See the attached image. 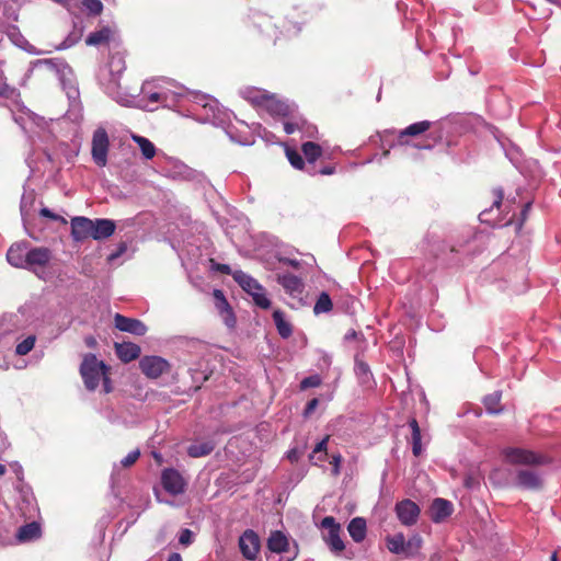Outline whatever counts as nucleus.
<instances>
[{"mask_svg":"<svg viewBox=\"0 0 561 561\" xmlns=\"http://www.w3.org/2000/svg\"><path fill=\"white\" fill-rule=\"evenodd\" d=\"M80 374L87 389L94 390L102 379L104 391L106 393L111 391L107 366L102 360H99L95 355L88 354L84 356L80 366Z\"/></svg>","mask_w":561,"mask_h":561,"instance_id":"f257e3e1","label":"nucleus"},{"mask_svg":"<svg viewBox=\"0 0 561 561\" xmlns=\"http://www.w3.org/2000/svg\"><path fill=\"white\" fill-rule=\"evenodd\" d=\"M267 561H293L298 556L297 545L290 546L288 537L280 530L272 531L267 539Z\"/></svg>","mask_w":561,"mask_h":561,"instance_id":"f03ea898","label":"nucleus"},{"mask_svg":"<svg viewBox=\"0 0 561 561\" xmlns=\"http://www.w3.org/2000/svg\"><path fill=\"white\" fill-rule=\"evenodd\" d=\"M321 528L325 531L322 538L334 556H341L345 550L344 540L341 537L342 527L332 516H325L321 520Z\"/></svg>","mask_w":561,"mask_h":561,"instance_id":"7ed1b4c3","label":"nucleus"},{"mask_svg":"<svg viewBox=\"0 0 561 561\" xmlns=\"http://www.w3.org/2000/svg\"><path fill=\"white\" fill-rule=\"evenodd\" d=\"M23 329L21 314H3L0 318V347L10 346Z\"/></svg>","mask_w":561,"mask_h":561,"instance_id":"20e7f679","label":"nucleus"},{"mask_svg":"<svg viewBox=\"0 0 561 561\" xmlns=\"http://www.w3.org/2000/svg\"><path fill=\"white\" fill-rule=\"evenodd\" d=\"M14 122L26 133L35 134L37 128H42L44 121L35 113L31 112L23 105L16 104L11 110Z\"/></svg>","mask_w":561,"mask_h":561,"instance_id":"39448f33","label":"nucleus"},{"mask_svg":"<svg viewBox=\"0 0 561 561\" xmlns=\"http://www.w3.org/2000/svg\"><path fill=\"white\" fill-rule=\"evenodd\" d=\"M110 140L104 128L100 127L93 133L92 137V159L99 167H105L107 163V152Z\"/></svg>","mask_w":561,"mask_h":561,"instance_id":"423d86ee","label":"nucleus"},{"mask_svg":"<svg viewBox=\"0 0 561 561\" xmlns=\"http://www.w3.org/2000/svg\"><path fill=\"white\" fill-rule=\"evenodd\" d=\"M505 460L513 465H540L545 458L530 450L522 448H507L503 451Z\"/></svg>","mask_w":561,"mask_h":561,"instance_id":"0eeeda50","label":"nucleus"},{"mask_svg":"<svg viewBox=\"0 0 561 561\" xmlns=\"http://www.w3.org/2000/svg\"><path fill=\"white\" fill-rule=\"evenodd\" d=\"M139 367L148 378L156 379L167 373L170 365L160 356H144L139 362Z\"/></svg>","mask_w":561,"mask_h":561,"instance_id":"6e6552de","label":"nucleus"},{"mask_svg":"<svg viewBox=\"0 0 561 561\" xmlns=\"http://www.w3.org/2000/svg\"><path fill=\"white\" fill-rule=\"evenodd\" d=\"M161 483L163 489L172 495L182 494L186 489V482L182 474L172 468L162 471Z\"/></svg>","mask_w":561,"mask_h":561,"instance_id":"1a4fd4ad","label":"nucleus"},{"mask_svg":"<svg viewBox=\"0 0 561 561\" xmlns=\"http://www.w3.org/2000/svg\"><path fill=\"white\" fill-rule=\"evenodd\" d=\"M262 108L276 118L294 116V113L296 112L294 104L278 100L274 94H268Z\"/></svg>","mask_w":561,"mask_h":561,"instance_id":"9d476101","label":"nucleus"},{"mask_svg":"<svg viewBox=\"0 0 561 561\" xmlns=\"http://www.w3.org/2000/svg\"><path fill=\"white\" fill-rule=\"evenodd\" d=\"M394 511L398 519L404 526H412L416 524L420 516V507L411 500L398 502Z\"/></svg>","mask_w":561,"mask_h":561,"instance_id":"9b49d317","label":"nucleus"},{"mask_svg":"<svg viewBox=\"0 0 561 561\" xmlns=\"http://www.w3.org/2000/svg\"><path fill=\"white\" fill-rule=\"evenodd\" d=\"M239 548L248 560H255L260 551V538L255 531L248 529L239 538Z\"/></svg>","mask_w":561,"mask_h":561,"instance_id":"f8f14e48","label":"nucleus"},{"mask_svg":"<svg viewBox=\"0 0 561 561\" xmlns=\"http://www.w3.org/2000/svg\"><path fill=\"white\" fill-rule=\"evenodd\" d=\"M156 84L159 90L160 94L163 95L162 98V105L163 106H171L174 104V102L184 95V90L181 87L174 85L172 82L159 79L156 80Z\"/></svg>","mask_w":561,"mask_h":561,"instance_id":"ddd939ff","label":"nucleus"},{"mask_svg":"<svg viewBox=\"0 0 561 561\" xmlns=\"http://www.w3.org/2000/svg\"><path fill=\"white\" fill-rule=\"evenodd\" d=\"M51 259L49 249L41 247L27 250L24 268L35 271L36 267L45 266Z\"/></svg>","mask_w":561,"mask_h":561,"instance_id":"4468645a","label":"nucleus"},{"mask_svg":"<svg viewBox=\"0 0 561 561\" xmlns=\"http://www.w3.org/2000/svg\"><path fill=\"white\" fill-rule=\"evenodd\" d=\"M114 322L116 329L123 332H128L139 336L145 335L147 332V327L140 320L127 318L119 313L115 314Z\"/></svg>","mask_w":561,"mask_h":561,"instance_id":"2eb2a0df","label":"nucleus"},{"mask_svg":"<svg viewBox=\"0 0 561 561\" xmlns=\"http://www.w3.org/2000/svg\"><path fill=\"white\" fill-rule=\"evenodd\" d=\"M93 220L87 217H75L71 219V237L76 241L92 238Z\"/></svg>","mask_w":561,"mask_h":561,"instance_id":"dca6fc26","label":"nucleus"},{"mask_svg":"<svg viewBox=\"0 0 561 561\" xmlns=\"http://www.w3.org/2000/svg\"><path fill=\"white\" fill-rule=\"evenodd\" d=\"M57 73L59 75V80L67 96L70 100H77L79 96V90L73 81L71 69L67 65L60 62L57 68Z\"/></svg>","mask_w":561,"mask_h":561,"instance_id":"f3484780","label":"nucleus"},{"mask_svg":"<svg viewBox=\"0 0 561 561\" xmlns=\"http://www.w3.org/2000/svg\"><path fill=\"white\" fill-rule=\"evenodd\" d=\"M213 295L215 298L216 308H217L218 312L220 313L225 324L228 328H233L236 324V318H234L232 309L229 306L224 293L219 289H215Z\"/></svg>","mask_w":561,"mask_h":561,"instance_id":"a211bd4d","label":"nucleus"},{"mask_svg":"<svg viewBox=\"0 0 561 561\" xmlns=\"http://www.w3.org/2000/svg\"><path fill=\"white\" fill-rule=\"evenodd\" d=\"M28 244L27 242L14 243L7 252L8 262L18 268H24L26 262Z\"/></svg>","mask_w":561,"mask_h":561,"instance_id":"6ab92c4d","label":"nucleus"},{"mask_svg":"<svg viewBox=\"0 0 561 561\" xmlns=\"http://www.w3.org/2000/svg\"><path fill=\"white\" fill-rule=\"evenodd\" d=\"M431 519L434 523L445 520L453 513V504L444 499H435L430 508Z\"/></svg>","mask_w":561,"mask_h":561,"instance_id":"aec40b11","label":"nucleus"},{"mask_svg":"<svg viewBox=\"0 0 561 561\" xmlns=\"http://www.w3.org/2000/svg\"><path fill=\"white\" fill-rule=\"evenodd\" d=\"M432 123L430 121H421L409 125L407 128L400 130L398 135V145H409L408 137L419 136L430 129Z\"/></svg>","mask_w":561,"mask_h":561,"instance_id":"412c9836","label":"nucleus"},{"mask_svg":"<svg viewBox=\"0 0 561 561\" xmlns=\"http://www.w3.org/2000/svg\"><path fill=\"white\" fill-rule=\"evenodd\" d=\"M277 282L283 286L287 294L290 296H298L304 291L302 280L293 274H279L277 275Z\"/></svg>","mask_w":561,"mask_h":561,"instance_id":"4be33fe9","label":"nucleus"},{"mask_svg":"<svg viewBox=\"0 0 561 561\" xmlns=\"http://www.w3.org/2000/svg\"><path fill=\"white\" fill-rule=\"evenodd\" d=\"M116 225L111 219H95L93 220L92 238L94 240H102L111 237L115 231Z\"/></svg>","mask_w":561,"mask_h":561,"instance_id":"5701e85b","label":"nucleus"},{"mask_svg":"<svg viewBox=\"0 0 561 561\" xmlns=\"http://www.w3.org/2000/svg\"><path fill=\"white\" fill-rule=\"evenodd\" d=\"M125 68L126 65L124 55L122 53L112 54L107 64V70L111 76L110 82L117 83Z\"/></svg>","mask_w":561,"mask_h":561,"instance_id":"b1692460","label":"nucleus"},{"mask_svg":"<svg viewBox=\"0 0 561 561\" xmlns=\"http://www.w3.org/2000/svg\"><path fill=\"white\" fill-rule=\"evenodd\" d=\"M42 535L41 525L36 522L28 523L21 526L16 533V540L19 542H28L39 538Z\"/></svg>","mask_w":561,"mask_h":561,"instance_id":"393cba45","label":"nucleus"},{"mask_svg":"<svg viewBox=\"0 0 561 561\" xmlns=\"http://www.w3.org/2000/svg\"><path fill=\"white\" fill-rule=\"evenodd\" d=\"M240 94L244 100L262 108L270 93L262 89L247 87L240 90Z\"/></svg>","mask_w":561,"mask_h":561,"instance_id":"a878e982","label":"nucleus"},{"mask_svg":"<svg viewBox=\"0 0 561 561\" xmlns=\"http://www.w3.org/2000/svg\"><path fill=\"white\" fill-rule=\"evenodd\" d=\"M290 117L294 121H291V122L287 121L284 123V130L286 134L290 135V134H294L296 130H302L309 137L314 136V134L317 131V128L314 126L307 124V122L302 118L296 117L295 114H294V116H290Z\"/></svg>","mask_w":561,"mask_h":561,"instance_id":"bb28decb","label":"nucleus"},{"mask_svg":"<svg viewBox=\"0 0 561 561\" xmlns=\"http://www.w3.org/2000/svg\"><path fill=\"white\" fill-rule=\"evenodd\" d=\"M347 531L355 542L359 543L364 541L367 535V524L365 518H353L347 525Z\"/></svg>","mask_w":561,"mask_h":561,"instance_id":"cd10ccee","label":"nucleus"},{"mask_svg":"<svg viewBox=\"0 0 561 561\" xmlns=\"http://www.w3.org/2000/svg\"><path fill=\"white\" fill-rule=\"evenodd\" d=\"M106 92L107 94L115 100L117 103L124 105V106H131L136 102V95L129 94V93H123L117 83L108 82L106 85Z\"/></svg>","mask_w":561,"mask_h":561,"instance_id":"c85d7f7f","label":"nucleus"},{"mask_svg":"<svg viewBox=\"0 0 561 561\" xmlns=\"http://www.w3.org/2000/svg\"><path fill=\"white\" fill-rule=\"evenodd\" d=\"M115 348L119 359L125 363L131 362L140 355V347L134 343H117Z\"/></svg>","mask_w":561,"mask_h":561,"instance_id":"c756f323","label":"nucleus"},{"mask_svg":"<svg viewBox=\"0 0 561 561\" xmlns=\"http://www.w3.org/2000/svg\"><path fill=\"white\" fill-rule=\"evenodd\" d=\"M232 276L234 280L242 287V289L249 295H251L254 290H261V284L249 274L242 271H236Z\"/></svg>","mask_w":561,"mask_h":561,"instance_id":"7c9ffc66","label":"nucleus"},{"mask_svg":"<svg viewBox=\"0 0 561 561\" xmlns=\"http://www.w3.org/2000/svg\"><path fill=\"white\" fill-rule=\"evenodd\" d=\"M156 87V80L145 81L140 92L144 99H147L151 103H159L162 105L163 95L160 94V90Z\"/></svg>","mask_w":561,"mask_h":561,"instance_id":"2f4dec72","label":"nucleus"},{"mask_svg":"<svg viewBox=\"0 0 561 561\" xmlns=\"http://www.w3.org/2000/svg\"><path fill=\"white\" fill-rule=\"evenodd\" d=\"M517 483L525 489H537L540 486V479L534 471L520 470L517 474Z\"/></svg>","mask_w":561,"mask_h":561,"instance_id":"473e14b6","label":"nucleus"},{"mask_svg":"<svg viewBox=\"0 0 561 561\" xmlns=\"http://www.w3.org/2000/svg\"><path fill=\"white\" fill-rule=\"evenodd\" d=\"M355 374L362 385L368 386L373 381V374L367 363L363 359L355 358Z\"/></svg>","mask_w":561,"mask_h":561,"instance_id":"72a5a7b5","label":"nucleus"},{"mask_svg":"<svg viewBox=\"0 0 561 561\" xmlns=\"http://www.w3.org/2000/svg\"><path fill=\"white\" fill-rule=\"evenodd\" d=\"M405 537L402 533L388 536L386 538V546L391 553L404 556Z\"/></svg>","mask_w":561,"mask_h":561,"instance_id":"f704fd0d","label":"nucleus"},{"mask_svg":"<svg viewBox=\"0 0 561 561\" xmlns=\"http://www.w3.org/2000/svg\"><path fill=\"white\" fill-rule=\"evenodd\" d=\"M273 320L282 337L287 339L291 335V325L288 321H286L284 312L280 310H275L273 312Z\"/></svg>","mask_w":561,"mask_h":561,"instance_id":"c9c22d12","label":"nucleus"},{"mask_svg":"<svg viewBox=\"0 0 561 561\" xmlns=\"http://www.w3.org/2000/svg\"><path fill=\"white\" fill-rule=\"evenodd\" d=\"M111 34L112 32L108 27H102L99 31L90 33L85 38V44L88 46H99L105 44L110 41Z\"/></svg>","mask_w":561,"mask_h":561,"instance_id":"e433bc0d","label":"nucleus"},{"mask_svg":"<svg viewBox=\"0 0 561 561\" xmlns=\"http://www.w3.org/2000/svg\"><path fill=\"white\" fill-rule=\"evenodd\" d=\"M215 448V445L213 442H202V443H195L188 446L187 454L191 457L198 458L209 455Z\"/></svg>","mask_w":561,"mask_h":561,"instance_id":"4c0bfd02","label":"nucleus"},{"mask_svg":"<svg viewBox=\"0 0 561 561\" xmlns=\"http://www.w3.org/2000/svg\"><path fill=\"white\" fill-rule=\"evenodd\" d=\"M133 140L138 145L145 159L150 160L156 154L154 145L146 137L133 135Z\"/></svg>","mask_w":561,"mask_h":561,"instance_id":"58836bf2","label":"nucleus"},{"mask_svg":"<svg viewBox=\"0 0 561 561\" xmlns=\"http://www.w3.org/2000/svg\"><path fill=\"white\" fill-rule=\"evenodd\" d=\"M409 425L412 431V453L415 457L420 456L422 453V444H421V430L419 423L415 419H412L409 422Z\"/></svg>","mask_w":561,"mask_h":561,"instance_id":"ea45409f","label":"nucleus"},{"mask_svg":"<svg viewBox=\"0 0 561 561\" xmlns=\"http://www.w3.org/2000/svg\"><path fill=\"white\" fill-rule=\"evenodd\" d=\"M301 150L309 163L316 162V160L322 154L321 146L312 141L304 142Z\"/></svg>","mask_w":561,"mask_h":561,"instance_id":"a19ab883","label":"nucleus"},{"mask_svg":"<svg viewBox=\"0 0 561 561\" xmlns=\"http://www.w3.org/2000/svg\"><path fill=\"white\" fill-rule=\"evenodd\" d=\"M422 545H423V539L419 534L411 536L408 540H405L404 556L405 557L416 556L420 552Z\"/></svg>","mask_w":561,"mask_h":561,"instance_id":"79ce46f5","label":"nucleus"},{"mask_svg":"<svg viewBox=\"0 0 561 561\" xmlns=\"http://www.w3.org/2000/svg\"><path fill=\"white\" fill-rule=\"evenodd\" d=\"M333 304L327 293H321L313 306L314 314L325 313L332 310Z\"/></svg>","mask_w":561,"mask_h":561,"instance_id":"37998d69","label":"nucleus"},{"mask_svg":"<svg viewBox=\"0 0 561 561\" xmlns=\"http://www.w3.org/2000/svg\"><path fill=\"white\" fill-rule=\"evenodd\" d=\"M500 402H501V392L500 391H495L491 394H488L483 399L485 409L491 414H496V413L501 412L502 409L500 408Z\"/></svg>","mask_w":561,"mask_h":561,"instance_id":"c03bdc74","label":"nucleus"},{"mask_svg":"<svg viewBox=\"0 0 561 561\" xmlns=\"http://www.w3.org/2000/svg\"><path fill=\"white\" fill-rule=\"evenodd\" d=\"M253 301L256 306L262 309H268L271 307V300L268 299L264 287L261 285V290H254L251 294Z\"/></svg>","mask_w":561,"mask_h":561,"instance_id":"a18cd8bd","label":"nucleus"},{"mask_svg":"<svg viewBox=\"0 0 561 561\" xmlns=\"http://www.w3.org/2000/svg\"><path fill=\"white\" fill-rule=\"evenodd\" d=\"M192 96L197 105H202L204 108H209L211 113L217 108V102L205 94L194 93Z\"/></svg>","mask_w":561,"mask_h":561,"instance_id":"49530a36","label":"nucleus"},{"mask_svg":"<svg viewBox=\"0 0 561 561\" xmlns=\"http://www.w3.org/2000/svg\"><path fill=\"white\" fill-rule=\"evenodd\" d=\"M502 201H503V192H502V190H500V188L494 190V201H493L492 207L499 208L501 206V204H502ZM492 209L493 208L484 209L483 211H481L480 215H479L480 220L484 221V222L490 221L491 219L489 218V215L492 211Z\"/></svg>","mask_w":561,"mask_h":561,"instance_id":"de8ad7c7","label":"nucleus"},{"mask_svg":"<svg viewBox=\"0 0 561 561\" xmlns=\"http://www.w3.org/2000/svg\"><path fill=\"white\" fill-rule=\"evenodd\" d=\"M36 337L35 335H28L25 340L20 342L15 347V353L18 355H26L28 354L34 345H35Z\"/></svg>","mask_w":561,"mask_h":561,"instance_id":"09e8293b","label":"nucleus"},{"mask_svg":"<svg viewBox=\"0 0 561 561\" xmlns=\"http://www.w3.org/2000/svg\"><path fill=\"white\" fill-rule=\"evenodd\" d=\"M286 156H287L288 161L295 169L301 170L304 168L305 162L302 160V157L300 156V153L297 150L286 148Z\"/></svg>","mask_w":561,"mask_h":561,"instance_id":"8fccbe9b","label":"nucleus"},{"mask_svg":"<svg viewBox=\"0 0 561 561\" xmlns=\"http://www.w3.org/2000/svg\"><path fill=\"white\" fill-rule=\"evenodd\" d=\"M227 135L229 136V138L232 141L240 144L242 146H249V145L253 144V140H252V137L250 134H247L245 136L239 135V134L234 133L233 128H231V127H229V129L227 130Z\"/></svg>","mask_w":561,"mask_h":561,"instance_id":"3c124183","label":"nucleus"},{"mask_svg":"<svg viewBox=\"0 0 561 561\" xmlns=\"http://www.w3.org/2000/svg\"><path fill=\"white\" fill-rule=\"evenodd\" d=\"M83 7L91 14H100L103 10V4L100 0H83Z\"/></svg>","mask_w":561,"mask_h":561,"instance_id":"603ef678","label":"nucleus"},{"mask_svg":"<svg viewBox=\"0 0 561 561\" xmlns=\"http://www.w3.org/2000/svg\"><path fill=\"white\" fill-rule=\"evenodd\" d=\"M18 92L14 88H11L4 81L0 80V98L13 100L18 96Z\"/></svg>","mask_w":561,"mask_h":561,"instance_id":"864d4df0","label":"nucleus"},{"mask_svg":"<svg viewBox=\"0 0 561 561\" xmlns=\"http://www.w3.org/2000/svg\"><path fill=\"white\" fill-rule=\"evenodd\" d=\"M80 37H81V31L73 32V33L69 34L68 37L65 38V41L59 46H57V49H67L71 46H73L76 43H78Z\"/></svg>","mask_w":561,"mask_h":561,"instance_id":"5fc2aeb1","label":"nucleus"},{"mask_svg":"<svg viewBox=\"0 0 561 561\" xmlns=\"http://www.w3.org/2000/svg\"><path fill=\"white\" fill-rule=\"evenodd\" d=\"M139 456H140V451L138 449L131 450L130 453H128V455L126 457H124L121 460L119 466H122L124 468H129L137 461Z\"/></svg>","mask_w":561,"mask_h":561,"instance_id":"6e6d98bb","label":"nucleus"},{"mask_svg":"<svg viewBox=\"0 0 561 561\" xmlns=\"http://www.w3.org/2000/svg\"><path fill=\"white\" fill-rule=\"evenodd\" d=\"M320 383H321V378L318 375H312V376L306 377L305 379L301 380L300 388L301 389L314 388V387L320 386Z\"/></svg>","mask_w":561,"mask_h":561,"instance_id":"4d7b16f0","label":"nucleus"},{"mask_svg":"<svg viewBox=\"0 0 561 561\" xmlns=\"http://www.w3.org/2000/svg\"><path fill=\"white\" fill-rule=\"evenodd\" d=\"M194 534L192 530L185 528L182 529L179 536V542L183 546H188L193 542Z\"/></svg>","mask_w":561,"mask_h":561,"instance_id":"13d9d810","label":"nucleus"},{"mask_svg":"<svg viewBox=\"0 0 561 561\" xmlns=\"http://www.w3.org/2000/svg\"><path fill=\"white\" fill-rule=\"evenodd\" d=\"M329 436L324 437L322 440H320L316 447L313 448L311 460L314 459L317 454H323L325 456L327 453V445H328Z\"/></svg>","mask_w":561,"mask_h":561,"instance_id":"bf43d9fd","label":"nucleus"},{"mask_svg":"<svg viewBox=\"0 0 561 561\" xmlns=\"http://www.w3.org/2000/svg\"><path fill=\"white\" fill-rule=\"evenodd\" d=\"M341 462H342V456L340 454L332 456L331 465H332V473L334 476L340 474Z\"/></svg>","mask_w":561,"mask_h":561,"instance_id":"052dcab7","label":"nucleus"},{"mask_svg":"<svg viewBox=\"0 0 561 561\" xmlns=\"http://www.w3.org/2000/svg\"><path fill=\"white\" fill-rule=\"evenodd\" d=\"M126 249H127L126 244L122 243L116 252L111 253L108 255V257H107L108 262H113L116 259H118L123 253H125Z\"/></svg>","mask_w":561,"mask_h":561,"instance_id":"680f3d73","label":"nucleus"},{"mask_svg":"<svg viewBox=\"0 0 561 561\" xmlns=\"http://www.w3.org/2000/svg\"><path fill=\"white\" fill-rule=\"evenodd\" d=\"M318 403H319L318 399H312V400H310V401L307 403V405H306V409H305L304 414H305L306 416H308L309 414H311V413L314 411V409L318 407Z\"/></svg>","mask_w":561,"mask_h":561,"instance_id":"e2e57ef3","label":"nucleus"},{"mask_svg":"<svg viewBox=\"0 0 561 561\" xmlns=\"http://www.w3.org/2000/svg\"><path fill=\"white\" fill-rule=\"evenodd\" d=\"M39 214H41V216L46 217V218H50L53 220L61 219L60 216L54 214L50 209H48L46 207L42 208Z\"/></svg>","mask_w":561,"mask_h":561,"instance_id":"0e129e2a","label":"nucleus"},{"mask_svg":"<svg viewBox=\"0 0 561 561\" xmlns=\"http://www.w3.org/2000/svg\"><path fill=\"white\" fill-rule=\"evenodd\" d=\"M286 457L291 461L296 462L299 459V453L296 448H291L287 451Z\"/></svg>","mask_w":561,"mask_h":561,"instance_id":"69168bd1","label":"nucleus"},{"mask_svg":"<svg viewBox=\"0 0 561 561\" xmlns=\"http://www.w3.org/2000/svg\"><path fill=\"white\" fill-rule=\"evenodd\" d=\"M320 173L323 174V175L333 174L334 173V168L333 167H325V168L320 170Z\"/></svg>","mask_w":561,"mask_h":561,"instance_id":"338daca9","label":"nucleus"},{"mask_svg":"<svg viewBox=\"0 0 561 561\" xmlns=\"http://www.w3.org/2000/svg\"><path fill=\"white\" fill-rule=\"evenodd\" d=\"M167 561H182V558L180 553L174 552L168 558Z\"/></svg>","mask_w":561,"mask_h":561,"instance_id":"774afa93","label":"nucleus"}]
</instances>
